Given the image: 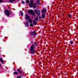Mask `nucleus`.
I'll return each instance as SVG.
<instances>
[{"label": "nucleus", "mask_w": 78, "mask_h": 78, "mask_svg": "<svg viewBox=\"0 0 78 78\" xmlns=\"http://www.w3.org/2000/svg\"><path fill=\"white\" fill-rule=\"evenodd\" d=\"M34 0H30V3L29 5V6L30 8H33L34 9L36 8V3H34Z\"/></svg>", "instance_id": "obj_1"}, {"label": "nucleus", "mask_w": 78, "mask_h": 78, "mask_svg": "<svg viewBox=\"0 0 78 78\" xmlns=\"http://www.w3.org/2000/svg\"><path fill=\"white\" fill-rule=\"evenodd\" d=\"M35 47L33 44L30 47V51L31 52V53H34L35 52V51L34 50Z\"/></svg>", "instance_id": "obj_2"}, {"label": "nucleus", "mask_w": 78, "mask_h": 78, "mask_svg": "<svg viewBox=\"0 0 78 78\" xmlns=\"http://www.w3.org/2000/svg\"><path fill=\"white\" fill-rule=\"evenodd\" d=\"M5 13L6 16H8L10 15V12L8 10H5Z\"/></svg>", "instance_id": "obj_3"}, {"label": "nucleus", "mask_w": 78, "mask_h": 78, "mask_svg": "<svg viewBox=\"0 0 78 78\" xmlns=\"http://www.w3.org/2000/svg\"><path fill=\"white\" fill-rule=\"evenodd\" d=\"M35 12L37 13V16H40L41 15V12L39 10L37 11V10H35Z\"/></svg>", "instance_id": "obj_4"}, {"label": "nucleus", "mask_w": 78, "mask_h": 78, "mask_svg": "<svg viewBox=\"0 0 78 78\" xmlns=\"http://www.w3.org/2000/svg\"><path fill=\"white\" fill-rule=\"evenodd\" d=\"M28 13H30L31 14H32V15H34V11L32 10H30L28 12Z\"/></svg>", "instance_id": "obj_5"}, {"label": "nucleus", "mask_w": 78, "mask_h": 78, "mask_svg": "<svg viewBox=\"0 0 78 78\" xmlns=\"http://www.w3.org/2000/svg\"><path fill=\"white\" fill-rule=\"evenodd\" d=\"M30 34L31 35V36H33V35H34V36H36V32L35 31H34V32H31L30 33Z\"/></svg>", "instance_id": "obj_6"}, {"label": "nucleus", "mask_w": 78, "mask_h": 78, "mask_svg": "<svg viewBox=\"0 0 78 78\" xmlns=\"http://www.w3.org/2000/svg\"><path fill=\"white\" fill-rule=\"evenodd\" d=\"M30 17L28 15V14L26 15V16L25 17V19H26V20H28L29 19H30Z\"/></svg>", "instance_id": "obj_7"}, {"label": "nucleus", "mask_w": 78, "mask_h": 78, "mask_svg": "<svg viewBox=\"0 0 78 78\" xmlns=\"http://www.w3.org/2000/svg\"><path fill=\"white\" fill-rule=\"evenodd\" d=\"M17 72H19V73H22V70H21L20 69H17Z\"/></svg>", "instance_id": "obj_8"}, {"label": "nucleus", "mask_w": 78, "mask_h": 78, "mask_svg": "<svg viewBox=\"0 0 78 78\" xmlns=\"http://www.w3.org/2000/svg\"><path fill=\"white\" fill-rule=\"evenodd\" d=\"M36 2L37 5V7H38V5H40V0H38V1H36Z\"/></svg>", "instance_id": "obj_9"}, {"label": "nucleus", "mask_w": 78, "mask_h": 78, "mask_svg": "<svg viewBox=\"0 0 78 78\" xmlns=\"http://www.w3.org/2000/svg\"><path fill=\"white\" fill-rule=\"evenodd\" d=\"M0 62L2 64H4V63H5L3 60L2 58H0Z\"/></svg>", "instance_id": "obj_10"}, {"label": "nucleus", "mask_w": 78, "mask_h": 78, "mask_svg": "<svg viewBox=\"0 0 78 78\" xmlns=\"http://www.w3.org/2000/svg\"><path fill=\"white\" fill-rule=\"evenodd\" d=\"M42 13H45L46 12V10H42L41 11Z\"/></svg>", "instance_id": "obj_11"}, {"label": "nucleus", "mask_w": 78, "mask_h": 78, "mask_svg": "<svg viewBox=\"0 0 78 78\" xmlns=\"http://www.w3.org/2000/svg\"><path fill=\"white\" fill-rule=\"evenodd\" d=\"M33 23L34 24V25H36V21L34 20L33 21Z\"/></svg>", "instance_id": "obj_12"}, {"label": "nucleus", "mask_w": 78, "mask_h": 78, "mask_svg": "<svg viewBox=\"0 0 78 78\" xmlns=\"http://www.w3.org/2000/svg\"><path fill=\"white\" fill-rule=\"evenodd\" d=\"M29 22L30 23H31V22H32V20L31 19H30L29 20Z\"/></svg>", "instance_id": "obj_13"}, {"label": "nucleus", "mask_w": 78, "mask_h": 78, "mask_svg": "<svg viewBox=\"0 0 78 78\" xmlns=\"http://www.w3.org/2000/svg\"><path fill=\"white\" fill-rule=\"evenodd\" d=\"M45 15L44 14H42V19H44L45 18Z\"/></svg>", "instance_id": "obj_14"}, {"label": "nucleus", "mask_w": 78, "mask_h": 78, "mask_svg": "<svg viewBox=\"0 0 78 78\" xmlns=\"http://www.w3.org/2000/svg\"><path fill=\"white\" fill-rule=\"evenodd\" d=\"M15 0H9V2H10V3H12V2H14Z\"/></svg>", "instance_id": "obj_15"}, {"label": "nucleus", "mask_w": 78, "mask_h": 78, "mask_svg": "<svg viewBox=\"0 0 78 78\" xmlns=\"http://www.w3.org/2000/svg\"><path fill=\"white\" fill-rule=\"evenodd\" d=\"M35 20H38V16H37L36 18H35Z\"/></svg>", "instance_id": "obj_16"}, {"label": "nucleus", "mask_w": 78, "mask_h": 78, "mask_svg": "<svg viewBox=\"0 0 78 78\" xmlns=\"http://www.w3.org/2000/svg\"><path fill=\"white\" fill-rule=\"evenodd\" d=\"M14 75H18V73L16 72H14Z\"/></svg>", "instance_id": "obj_17"}, {"label": "nucleus", "mask_w": 78, "mask_h": 78, "mask_svg": "<svg viewBox=\"0 0 78 78\" xmlns=\"http://www.w3.org/2000/svg\"><path fill=\"white\" fill-rule=\"evenodd\" d=\"M26 2V3H29L30 2V1H29V0H27Z\"/></svg>", "instance_id": "obj_18"}, {"label": "nucleus", "mask_w": 78, "mask_h": 78, "mask_svg": "<svg viewBox=\"0 0 78 78\" xmlns=\"http://www.w3.org/2000/svg\"><path fill=\"white\" fill-rule=\"evenodd\" d=\"M20 12L21 14V15L22 16H23V12L22 11H20Z\"/></svg>", "instance_id": "obj_19"}, {"label": "nucleus", "mask_w": 78, "mask_h": 78, "mask_svg": "<svg viewBox=\"0 0 78 78\" xmlns=\"http://www.w3.org/2000/svg\"><path fill=\"white\" fill-rule=\"evenodd\" d=\"M26 26H28V21H27L26 23Z\"/></svg>", "instance_id": "obj_20"}, {"label": "nucleus", "mask_w": 78, "mask_h": 78, "mask_svg": "<svg viewBox=\"0 0 78 78\" xmlns=\"http://www.w3.org/2000/svg\"><path fill=\"white\" fill-rule=\"evenodd\" d=\"M68 17H72V15H71V14H69L68 15Z\"/></svg>", "instance_id": "obj_21"}, {"label": "nucleus", "mask_w": 78, "mask_h": 78, "mask_svg": "<svg viewBox=\"0 0 78 78\" xmlns=\"http://www.w3.org/2000/svg\"><path fill=\"white\" fill-rule=\"evenodd\" d=\"M22 78V76H20L18 77H17L16 78Z\"/></svg>", "instance_id": "obj_22"}, {"label": "nucleus", "mask_w": 78, "mask_h": 78, "mask_svg": "<svg viewBox=\"0 0 78 78\" xmlns=\"http://www.w3.org/2000/svg\"><path fill=\"white\" fill-rule=\"evenodd\" d=\"M30 27H33V23H31L30 24Z\"/></svg>", "instance_id": "obj_23"}, {"label": "nucleus", "mask_w": 78, "mask_h": 78, "mask_svg": "<svg viewBox=\"0 0 78 78\" xmlns=\"http://www.w3.org/2000/svg\"><path fill=\"white\" fill-rule=\"evenodd\" d=\"M3 2V0H0V3H2Z\"/></svg>", "instance_id": "obj_24"}, {"label": "nucleus", "mask_w": 78, "mask_h": 78, "mask_svg": "<svg viewBox=\"0 0 78 78\" xmlns=\"http://www.w3.org/2000/svg\"><path fill=\"white\" fill-rule=\"evenodd\" d=\"M73 43V42L72 41H70V44H72Z\"/></svg>", "instance_id": "obj_25"}, {"label": "nucleus", "mask_w": 78, "mask_h": 78, "mask_svg": "<svg viewBox=\"0 0 78 78\" xmlns=\"http://www.w3.org/2000/svg\"><path fill=\"white\" fill-rule=\"evenodd\" d=\"M22 3H23V4H24V3H25V2H24V1H22Z\"/></svg>", "instance_id": "obj_26"}, {"label": "nucleus", "mask_w": 78, "mask_h": 78, "mask_svg": "<svg viewBox=\"0 0 78 78\" xmlns=\"http://www.w3.org/2000/svg\"><path fill=\"white\" fill-rule=\"evenodd\" d=\"M43 10H46V8H44L43 9Z\"/></svg>", "instance_id": "obj_27"}, {"label": "nucleus", "mask_w": 78, "mask_h": 78, "mask_svg": "<svg viewBox=\"0 0 78 78\" xmlns=\"http://www.w3.org/2000/svg\"><path fill=\"white\" fill-rule=\"evenodd\" d=\"M39 19H41V16H40V15L39 16Z\"/></svg>", "instance_id": "obj_28"}, {"label": "nucleus", "mask_w": 78, "mask_h": 78, "mask_svg": "<svg viewBox=\"0 0 78 78\" xmlns=\"http://www.w3.org/2000/svg\"><path fill=\"white\" fill-rule=\"evenodd\" d=\"M14 70H15V71H16V68H14Z\"/></svg>", "instance_id": "obj_29"}, {"label": "nucleus", "mask_w": 78, "mask_h": 78, "mask_svg": "<svg viewBox=\"0 0 78 78\" xmlns=\"http://www.w3.org/2000/svg\"><path fill=\"white\" fill-rule=\"evenodd\" d=\"M8 8L9 9V7H8Z\"/></svg>", "instance_id": "obj_30"}, {"label": "nucleus", "mask_w": 78, "mask_h": 78, "mask_svg": "<svg viewBox=\"0 0 78 78\" xmlns=\"http://www.w3.org/2000/svg\"><path fill=\"white\" fill-rule=\"evenodd\" d=\"M61 11H59V12H60Z\"/></svg>", "instance_id": "obj_31"}]
</instances>
